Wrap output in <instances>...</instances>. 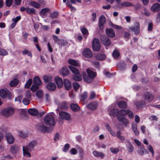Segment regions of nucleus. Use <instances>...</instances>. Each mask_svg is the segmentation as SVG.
<instances>
[{"instance_id": "1", "label": "nucleus", "mask_w": 160, "mask_h": 160, "mask_svg": "<svg viewBox=\"0 0 160 160\" xmlns=\"http://www.w3.org/2000/svg\"><path fill=\"white\" fill-rule=\"evenodd\" d=\"M87 71L88 76L87 75L85 72L82 73V76L85 82L88 83L92 82L93 78L96 76V73L89 69H87Z\"/></svg>"}, {"instance_id": "2", "label": "nucleus", "mask_w": 160, "mask_h": 160, "mask_svg": "<svg viewBox=\"0 0 160 160\" xmlns=\"http://www.w3.org/2000/svg\"><path fill=\"white\" fill-rule=\"evenodd\" d=\"M44 122L45 123L50 126H53L55 124L54 118L53 116L50 114L45 115L44 119Z\"/></svg>"}, {"instance_id": "3", "label": "nucleus", "mask_w": 160, "mask_h": 160, "mask_svg": "<svg viewBox=\"0 0 160 160\" xmlns=\"http://www.w3.org/2000/svg\"><path fill=\"white\" fill-rule=\"evenodd\" d=\"M69 68L71 71L75 74V75H73V79L76 81L81 80L82 78V77L79 73L78 70L77 68L71 65H70L69 66Z\"/></svg>"}, {"instance_id": "4", "label": "nucleus", "mask_w": 160, "mask_h": 160, "mask_svg": "<svg viewBox=\"0 0 160 160\" xmlns=\"http://www.w3.org/2000/svg\"><path fill=\"white\" fill-rule=\"evenodd\" d=\"M14 112V110L11 107L5 108L2 110L1 112V114L6 117L12 116Z\"/></svg>"}, {"instance_id": "5", "label": "nucleus", "mask_w": 160, "mask_h": 160, "mask_svg": "<svg viewBox=\"0 0 160 160\" xmlns=\"http://www.w3.org/2000/svg\"><path fill=\"white\" fill-rule=\"evenodd\" d=\"M92 45L93 50L96 51H98L100 48L101 45L99 39L95 38L92 41Z\"/></svg>"}, {"instance_id": "6", "label": "nucleus", "mask_w": 160, "mask_h": 160, "mask_svg": "<svg viewBox=\"0 0 160 160\" xmlns=\"http://www.w3.org/2000/svg\"><path fill=\"white\" fill-rule=\"evenodd\" d=\"M143 98L145 101L149 102H152L154 99V96L149 92H147L143 95Z\"/></svg>"}, {"instance_id": "7", "label": "nucleus", "mask_w": 160, "mask_h": 160, "mask_svg": "<svg viewBox=\"0 0 160 160\" xmlns=\"http://www.w3.org/2000/svg\"><path fill=\"white\" fill-rule=\"evenodd\" d=\"M140 24L138 22H136L134 23V27H131L129 28L130 30L133 31L136 34L139 33L140 31Z\"/></svg>"}, {"instance_id": "8", "label": "nucleus", "mask_w": 160, "mask_h": 160, "mask_svg": "<svg viewBox=\"0 0 160 160\" xmlns=\"http://www.w3.org/2000/svg\"><path fill=\"white\" fill-rule=\"evenodd\" d=\"M60 117L63 119L69 120L70 119L71 116L70 114L65 112H61L59 113Z\"/></svg>"}, {"instance_id": "9", "label": "nucleus", "mask_w": 160, "mask_h": 160, "mask_svg": "<svg viewBox=\"0 0 160 160\" xmlns=\"http://www.w3.org/2000/svg\"><path fill=\"white\" fill-rule=\"evenodd\" d=\"M83 56L88 58H91L92 56V52L89 48H86L82 52Z\"/></svg>"}, {"instance_id": "10", "label": "nucleus", "mask_w": 160, "mask_h": 160, "mask_svg": "<svg viewBox=\"0 0 160 160\" xmlns=\"http://www.w3.org/2000/svg\"><path fill=\"white\" fill-rule=\"evenodd\" d=\"M105 22V17L103 15H101L99 19V26L100 29H102L103 25Z\"/></svg>"}, {"instance_id": "11", "label": "nucleus", "mask_w": 160, "mask_h": 160, "mask_svg": "<svg viewBox=\"0 0 160 160\" xmlns=\"http://www.w3.org/2000/svg\"><path fill=\"white\" fill-rule=\"evenodd\" d=\"M145 104V102L143 100L136 101L135 102L134 105L138 109H140L144 107Z\"/></svg>"}, {"instance_id": "12", "label": "nucleus", "mask_w": 160, "mask_h": 160, "mask_svg": "<svg viewBox=\"0 0 160 160\" xmlns=\"http://www.w3.org/2000/svg\"><path fill=\"white\" fill-rule=\"evenodd\" d=\"M7 141L10 144H12L14 142V138L10 133H7L5 136Z\"/></svg>"}, {"instance_id": "13", "label": "nucleus", "mask_w": 160, "mask_h": 160, "mask_svg": "<svg viewBox=\"0 0 160 160\" xmlns=\"http://www.w3.org/2000/svg\"><path fill=\"white\" fill-rule=\"evenodd\" d=\"M50 11V9L48 8L42 9L40 12V14L41 16L44 18L47 15L48 13Z\"/></svg>"}, {"instance_id": "14", "label": "nucleus", "mask_w": 160, "mask_h": 160, "mask_svg": "<svg viewBox=\"0 0 160 160\" xmlns=\"http://www.w3.org/2000/svg\"><path fill=\"white\" fill-rule=\"evenodd\" d=\"M55 81L58 88H60L62 87L63 82L62 79L61 78L59 77H56L55 78Z\"/></svg>"}, {"instance_id": "15", "label": "nucleus", "mask_w": 160, "mask_h": 160, "mask_svg": "<svg viewBox=\"0 0 160 160\" xmlns=\"http://www.w3.org/2000/svg\"><path fill=\"white\" fill-rule=\"evenodd\" d=\"M64 85L66 89L69 90L72 88L71 82L68 79H66L64 80Z\"/></svg>"}, {"instance_id": "16", "label": "nucleus", "mask_w": 160, "mask_h": 160, "mask_svg": "<svg viewBox=\"0 0 160 160\" xmlns=\"http://www.w3.org/2000/svg\"><path fill=\"white\" fill-rule=\"evenodd\" d=\"M98 104L96 102H92L88 104L87 107L91 110H94L96 109Z\"/></svg>"}, {"instance_id": "17", "label": "nucleus", "mask_w": 160, "mask_h": 160, "mask_svg": "<svg viewBox=\"0 0 160 160\" xmlns=\"http://www.w3.org/2000/svg\"><path fill=\"white\" fill-rule=\"evenodd\" d=\"M118 110L116 108H114L112 109L109 112V115L111 116L115 117V116L117 117V119L118 117H119L118 114Z\"/></svg>"}, {"instance_id": "18", "label": "nucleus", "mask_w": 160, "mask_h": 160, "mask_svg": "<svg viewBox=\"0 0 160 160\" xmlns=\"http://www.w3.org/2000/svg\"><path fill=\"white\" fill-rule=\"evenodd\" d=\"M151 10L153 12H157L160 10V4L158 3H154L151 7Z\"/></svg>"}, {"instance_id": "19", "label": "nucleus", "mask_w": 160, "mask_h": 160, "mask_svg": "<svg viewBox=\"0 0 160 160\" xmlns=\"http://www.w3.org/2000/svg\"><path fill=\"white\" fill-rule=\"evenodd\" d=\"M106 32L107 35L110 37H113L115 36L114 32L112 29H107Z\"/></svg>"}, {"instance_id": "20", "label": "nucleus", "mask_w": 160, "mask_h": 160, "mask_svg": "<svg viewBox=\"0 0 160 160\" xmlns=\"http://www.w3.org/2000/svg\"><path fill=\"white\" fill-rule=\"evenodd\" d=\"M56 85L53 82H50L47 86V88L50 91L54 90L56 88Z\"/></svg>"}, {"instance_id": "21", "label": "nucleus", "mask_w": 160, "mask_h": 160, "mask_svg": "<svg viewBox=\"0 0 160 160\" xmlns=\"http://www.w3.org/2000/svg\"><path fill=\"white\" fill-rule=\"evenodd\" d=\"M19 148L17 146H11L10 150L12 153L14 155H15L18 152Z\"/></svg>"}, {"instance_id": "22", "label": "nucleus", "mask_w": 160, "mask_h": 160, "mask_svg": "<svg viewBox=\"0 0 160 160\" xmlns=\"http://www.w3.org/2000/svg\"><path fill=\"white\" fill-rule=\"evenodd\" d=\"M118 119L119 121L122 122L125 126H127L129 123L128 120L123 117H118Z\"/></svg>"}, {"instance_id": "23", "label": "nucleus", "mask_w": 160, "mask_h": 160, "mask_svg": "<svg viewBox=\"0 0 160 160\" xmlns=\"http://www.w3.org/2000/svg\"><path fill=\"white\" fill-rule=\"evenodd\" d=\"M93 154L94 156L97 158L100 157L101 158H103L105 157L103 153L96 151H93Z\"/></svg>"}, {"instance_id": "24", "label": "nucleus", "mask_w": 160, "mask_h": 160, "mask_svg": "<svg viewBox=\"0 0 160 160\" xmlns=\"http://www.w3.org/2000/svg\"><path fill=\"white\" fill-rule=\"evenodd\" d=\"M102 43L105 46H109L111 44L109 39L107 38H103L101 40Z\"/></svg>"}, {"instance_id": "25", "label": "nucleus", "mask_w": 160, "mask_h": 160, "mask_svg": "<svg viewBox=\"0 0 160 160\" xmlns=\"http://www.w3.org/2000/svg\"><path fill=\"white\" fill-rule=\"evenodd\" d=\"M28 150H29L28 149L27 146L23 147V151L24 155L28 157H31V154L28 152Z\"/></svg>"}, {"instance_id": "26", "label": "nucleus", "mask_w": 160, "mask_h": 160, "mask_svg": "<svg viewBox=\"0 0 160 160\" xmlns=\"http://www.w3.org/2000/svg\"><path fill=\"white\" fill-rule=\"evenodd\" d=\"M37 144V142L35 141H33L30 142L27 146L28 149L31 150L33 149L34 147Z\"/></svg>"}, {"instance_id": "27", "label": "nucleus", "mask_w": 160, "mask_h": 160, "mask_svg": "<svg viewBox=\"0 0 160 160\" xmlns=\"http://www.w3.org/2000/svg\"><path fill=\"white\" fill-rule=\"evenodd\" d=\"M33 83L36 85L40 86L42 85V82L38 76L35 77L33 78Z\"/></svg>"}, {"instance_id": "28", "label": "nucleus", "mask_w": 160, "mask_h": 160, "mask_svg": "<svg viewBox=\"0 0 160 160\" xmlns=\"http://www.w3.org/2000/svg\"><path fill=\"white\" fill-rule=\"evenodd\" d=\"M8 92L4 89H1L0 90V96L3 98H5L8 94Z\"/></svg>"}, {"instance_id": "29", "label": "nucleus", "mask_w": 160, "mask_h": 160, "mask_svg": "<svg viewBox=\"0 0 160 160\" xmlns=\"http://www.w3.org/2000/svg\"><path fill=\"white\" fill-rule=\"evenodd\" d=\"M28 113L33 116H37L38 114V111L35 108H31L28 110Z\"/></svg>"}, {"instance_id": "30", "label": "nucleus", "mask_w": 160, "mask_h": 160, "mask_svg": "<svg viewBox=\"0 0 160 160\" xmlns=\"http://www.w3.org/2000/svg\"><path fill=\"white\" fill-rule=\"evenodd\" d=\"M70 107L71 109L74 112H78L80 109V107L78 105L75 103L71 104Z\"/></svg>"}, {"instance_id": "31", "label": "nucleus", "mask_w": 160, "mask_h": 160, "mask_svg": "<svg viewBox=\"0 0 160 160\" xmlns=\"http://www.w3.org/2000/svg\"><path fill=\"white\" fill-rule=\"evenodd\" d=\"M43 79L46 83H48L51 82L53 80V77L49 75H45L43 77Z\"/></svg>"}, {"instance_id": "32", "label": "nucleus", "mask_w": 160, "mask_h": 160, "mask_svg": "<svg viewBox=\"0 0 160 160\" xmlns=\"http://www.w3.org/2000/svg\"><path fill=\"white\" fill-rule=\"evenodd\" d=\"M69 69L66 67H63L60 70L61 73L64 76H67L69 73Z\"/></svg>"}, {"instance_id": "33", "label": "nucleus", "mask_w": 160, "mask_h": 160, "mask_svg": "<svg viewBox=\"0 0 160 160\" xmlns=\"http://www.w3.org/2000/svg\"><path fill=\"white\" fill-rule=\"evenodd\" d=\"M19 82V80L17 78H14L9 82V85L11 87L16 86Z\"/></svg>"}, {"instance_id": "34", "label": "nucleus", "mask_w": 160, "mask_h": 160, "mask_svg": "<svg viewBox=\"0 0 160 160\" xmlns=\"http://www.w3.org/2000/svg\"><path fill=\"white\" fill-rule=\"evenodd\" d=\"M118 105L119 107L121 108H125L127 107L126 103L124 101H120L118 103Z\"/></svg>"}, {"instance_id": "35", "label": "nucleus", "mask_w": 160, "mask_h": 160, "mask_svg": "<svg viewBox=\"0 0 160 160\" xmlns=\"http://www.w3.org/2000/svg\"><path fill=\"white\" fill-rule=\"evenodd\" d=\"M68 62L71 65V66L73 65L75 66H78L79 65L78 62L72 59H69L68 60Z\"/></svg>"}, {"instance_id": "36", "label": "nucleus", "mask_w": 160, "mask_h": 160, "mask_svg": "<svg viewBox=\"0 0 160 160\" xmlns=\"http://www.w3.org/2000/svg\"><path fill=\"white\" fill-rule=\"evenodd\" d=\"M20 136L22 138H25L27 137L28 135V133L27 131H20Z\"/></svg>"}, {"instance_id": "37", "label": "nucleus", "mask_w": 160, "mask_h": 160, "mask_svg": "<svg viewBox=\"0 0 160 160\" xmlns=\"http://www.w3.org/2000/svg\"><path fill=\"white\" fill-rule=\"evenodd\" d=\"M148 153V152L143 148H141L138 151V153L140 155L142 156L144 153Z\"/></svg>"}, {"instance_id": "38", "label": "nucleus", "mask_w": 160, "mask_h": 160, "mask_svg": "<svg viewBox=\"0 0 160 160\" xmlns=\"http://www.w3.org/2000/svg\"><path fill=\"white\" fill-rule=\"evenodd\" d=\"M60 107L61 109L65 110H66L68 108L67 104L65 102L61 103L60 104Z\"/></svg>"}, {"instance_id": "39", "label": "nucleus", "mask_w": 160, "mask_h": 160, "mask_svg": "<svg viewBox=\"0 0 160 160\" xmlns=\"http://www.w3.org/2000/svg\"><path fill=\"white\" fill-rule=\"evenodd\" d=\"M27 12L30 14H35L36 13L35 9L33 8H27Z\"/></svg>"}, {"instance_id": "40", "label": "nucleus", "mask_w": 160, "mask_h": 160, "mask_svg": "<svg viewBox=\"0 0 160 160\" xmlns=\"http://www.w3.org/2000/svg\"><path fill=\"white\" fill-rule=\"evenodd\" d=\"M29 4L31 6L37 8H39L40 6V4L34 1L30 2Z\"/></svg>"}, {"instance_id": "41", "label": "nucleus", "mask_w": 160, "mask_h": 160, "mask_svg": "<svg viewBox=\"0 0 160 160\" xmlns=\"http://www.w3.org/2000/svg\"><path fill=\"white\" fill-rule=\"evenodd\" d=\"M122 6L124 7H130L134 6V5L128 1H126L121 3Z\"/></svg>"}, {"instance_id": "42", "label": "nucleus", "mask_w": 160, "mask_h": 160, "mask_svg": "<svg viewBox=\"0 0 160 160\" xmlns=\"http://www.w3.org/2000/svg\"><path fill=\"white\" fill-rule=\"evenodd\" d=\"M118 116L120 117H122V116H125L127 115V110H118Z\"/></svg>"}, {"instance_id": "43", "label": "nucleus", "mask_w": 160, "mask_h": 160, "mask_svg": "<svg viewBox=\"0 0 160 160\" xmlns=\"http://www.w3.org/2000/svg\"><path fill=\"white\" fill-rule=\"evenodd\" d=\"M127 142L129 145L127 147L128 151L129 152H131L133 150V147L129 141H128Z\"/></svg>"}, {"instance_id": "44", "label": "nucleus", "mask_w": 160, "mask_h": 160, "mask_svg": "<svg viewBox=\"0 0 160 160\" xmlns=\"http://www.w3.org/2000/svg\"><path fill=\"white\" fill-rule=\"evenodd\" d=\"M32 83V80L29 79L27 82L25 86V87L27 88H29Z\"/></svg>"}, {"instance_id": "45", "label": "nucleus", "mask_w": 160, "mask_h": 160, "mask_svg": "<svg viewBox=\"0 0 160 160\" xmlns=\"http://www.w3.org/2000/svg\"><path fill=\"white\" fill-rule=\"evenodd\" d=\"M97 58L99 60H103L106 58L104 54H98L96 56Z\"/></svg>"}, {"instance_id": "46", "label": "nucleus", "mask_w": 160, "mask_h": 160, "mask_svg": "<svg viewBox=\"0 0 160 160\" xmlns=\"http://www.w3.org/2000/svg\"><path fill=\"white\" fill-rule=\"evenodd\" d=\"M113 57L117 59L119 56L120 54L119 52L116 50H115L112 54Z\"/></svg>"}, {"instance_id": "47", "label": "nucleus", "mask_w": 160, "mask_h": 160, "mask_svg": "<svg viewBox=\"0 0 160 160\" xmlns=\"http://www.w3.org/2000/svg\"><path fill=\"white\" fill-rule=\"evenodd\" d=\"M121 132L120 131H118L117 132L116 136L117 137L121 140L123 141L125 138L123 136H121Z\"/></svg>"}, {"instance_id": "48", "label": "nucleus", "mask_w": 160, "mask_h": 160, "mask_svg": "<svg viewBox=\"0 0 160 160\" xmlns=\"http://www.w3.org/2000/svg\"><path fill=\"white\" fill-rule=\"evenodd\" d=\"M8 54V52L7 51L0 48V55L4 56Z\"/></svg>"}, {"instance_id": "49", "label": "nucleus", "mask_w": 160, "mask_h": 160, "mask_svg": "<svg viewBox=\"0 0 160 160\" xmlns=\"http://www.w3.org/2000/svg\"><path fill=\"white\" fill-rule=\"evenodd\" d=\"M128 114L130 118H133L134 117V114L133 112L129 110H127V115Z\"/></svg>"}, {"instance_id": "50", "label": "nucleus", "mask_w": 160, "mask_h": 160, "mask_svg": "<svg viewBox=\"0 0 160 160\" xmlns=\"http://www.w3.org/2000/svg\"><path fill=\"white\" fill-rule=\"evenodd\" d=\"M38 88L39 87L38 85H33L31 87L30 89L32 92H35Z\"/></svg>"}, {"instance_id": "51", "label": "nucleus", "mask_w": 160, "mask_h": 160, "mask_svg": "<svg viewBox=\"0 0 160 160\" xmlns=\"http://www.w3.org/2000/svg\"><path fill=\"white\" fill-rule=\"evenodd\" d=\"M81 32L83 35H86V36H88V35L89 33L88 31L85 28H82L81 29Z\"/></svg>"}, {"instance_id": "52", "label": "nucleus", "mask_w": 160, "mask_h": 160, "mask_svg": "<svg viewBox=\"0 0 160 160\" xmlns=\"http://www.w3.org/2000/svg\"><path fill=\"white\" fill-rule=\"evenodd\" d=\"M58 12H55L51 14L50 17L51 18H53L57 17L58 15Z\"/></svg>"}, {"instance_id": "53", "label": "nucleus", "mask_w": 160, "mask_h": 160, "mask_svg": "<svg viewBox=\"0 0 160 160\" xmlns=\"http://www.w3.org/2000/svg\"><path fill=\"white\" fill-rule=\"evenodd\" d=\"M111 152L114 154H117L119 152V149L117 148H110V149Z\"/></svg>"}, {"instance_id": "54", "label": "nucleus", "mask_w": 160, "mask_h": 160, "mask_svg": "<svg viewBox=\"0 0 160 160\" xmlns=\"http://www.w3.org/2000/svg\"><path fill=\"white\" fill-rule=\"evenodd\" d=\"M148 150L152 153V156H154V151L151 145H149L148 147Z\"/></svg>"}, {"instance_id": "55", "label": "nucleus", "mask_w": 160, "mask_h": 160, "mask_svg": "<svg viewBox=\"0 0 160 160\" xmlns=\"http://www.w3.org/2000/svg\"><path fill=\"white\" fill-rule=\"evenodd\" d=\"M12 0H6V3L7 6L8 7L10 6L12 3Z\"/></svg>"}, {"instance_id": "56", "label": "nucleus", "mask_w": 160, "mask_h": 160, "mask_svg": "<svg viewBox=\"0 0 160 160\" xmlns=\"http://www.w3.org/2000/svg\"><path fill=\"white\" fill-rule=\"evenodd\" d=\"M70 147V145L69 144L67 143L64 146V147L63 148V151L64 152H66L67 151L69 148Z\"/></svg>"}, {"instance_id": "57", "label": "nucleus", "mask_w": 160, "mask_h": 160, "mask_svg": "<svg viewBox=\"0 0 160 160\" xmlns=\"http://www.w3.org/2000/svg\"><path fill=\"white\" fill-rule=\"evenodd\" d=\"M36 95L39 98H41L42 95V90H39L36 92Z\"/></svg>"}, {"instance_id": "58", "label": "nucleus", "mask_w": 160, "mask_h": 160, "mask_svg": "<svg viewBox=\"0 0 160 160\" xmlns=\"http://www.w3.org/2000/svg\"><path fill=\"white\" fill-rule=\"evenodd\" d=\"M69 152L72 154L75 155L77 153V152L75 148H72L69 151Z\"/></svg>"}, {"instance_id": "59", "label": "nucleus", "mask_w": 160, "mask_h": 160, "mask_svg": "<svg viewBox=\"0 0 160 160\" xmlns=\"http://www.w3.org/2000/svg\"><path fill=\"white\" fill-rule=\"evenodd\" d=\"M149 119L152 121H157L158 120V118L156 116L154 115L150 116L149 117Z\"/></svg>"}, {"instance_id": "60", "label": "nucleus", "mask_w": 160, "mask_h": 160, "mask_svg": "<svg viewBox=\"0 0 160 160\" xmlns=\"http://www.w3.org/2000/svg\"><path fill=\"white\" fill-rule=\"evenodd\" d=\"M73 87L74 89L77 90L80 87V85L79 84L76 82H75L73 83Z\"/></svg>"}, {"instance_id": "61", "label": "nucleus", "mask_w": 160, "mask_h": 160, "mask_svg": "<svg viewBox=\"0 0 160 160\" xmlns=\"http://www.w3.org/2000/svg\"><path fill=\"white\" fill-rule=\"evenodd\" d=\"M135 121L137 123H138L140 121V118L137 115L135 116Z\"/></svg>"}, {"instance_id": "62", "label": "nucleus", "mask_w": 160, "mask_h": 160, "mask_svg": "<svg viewBox=\"0 0 160 160\" xmlns=\"http://www.w3.org/2000/svg\"><path fill=\"white\" fill-rule=\"evenodd\" d=\"M30 102V101L26 98H24L23 100V103L24 105H27Z\"/></svg>"}, {"instance_id": "63", "label": "nucleus", "mask_w": 160, "mask_h": 160, "mask_svg": "<svg viewBox=\"0 0 160 160\" xmlns=\"http://www.w3.org/2000/svg\"><path fill=\"white\" fill-rule=\"evenodd\" d=\"M21 19V17L19 16H17L15 18H12V21L15 22L17 23Z\"/></svg>"}, {"instance_id": "64", "label": "nucleus", "mask_w": 160, "mask_h": 160, "mask_svg": "<svg viewBox=\"0 0 160 160\" xmlns=\"http://www.w3.org/2000/svg\"><path fill=\"white\" fill-rule=\"evenodd\" d=\"M132 130H137V124L133 122L132 124Z\"/></svg>"}]
</instances>
